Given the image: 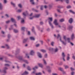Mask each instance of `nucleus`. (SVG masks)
<instances>
[{
  "label": "nucleus",
  "mask_w": 75,
  "mask_h": 75,
  "mask_svg": "<svg viewBox=\"0 0 75 75\" xmlns=\"http://www.w3.org/2000/svg\"><path fill=\"white\" fill-rule=\"evenodd\" d=\"M59 37H60V41L61 42H62V44H63V45H66V44H67V43H66V42H64V41L62 40H61V36H60V35L59 34H58L57 35V38H59Z\"/></svg>",
  "instance_id": "1"
},
{
  "label": "nucleus",
  "mask_w": 75,
  "mask_h": 75,
  "mask_svg": "<svg viewBox=\"0 0 75 75\" xmlns=\"http://www.w3.org/2000/svg\"><path fill=\"white\" fill-rule=\"evenodd\" d=\"M53 23L55 25H58L57 26V27H59V28H61V26L58 25V23H57V20L56 19H55Z\"/></svg>",
  "instance_id": "2"
},
{
  "label": "nucleus",
  "mask_w": 75,
  "mask_h": 75,
  "mask_svg": "<svg viewBox=\"0 0 75 75\" xmlns=\"http://www.w3.org/2000/svg\"><path fill=\"white\" fill-rule=\"evenodd\" d=\"M19 59L20 60V61H23L24 62H25L26 63V64H28V61L27 60H24L23 58V57H19Z\"/></svg>",
  "instance_id": "3"
},
{
  "label": "nucleus",
  "mask_w": 75,
  "mask_h": 75,
  "mask_svg": "<svg viewBox=\"0 0 75 75\" xmlns=\"http://www.w3.org/2000/svg\"><path fill=\"white\" fill-rule=\"evenodd\" d=\"M63 39L65 41H67V40L68 42H71V41H70V38H66V36H64L63 37Z\"/></svg>",
  "instance_id": "4"
},
{
  "label": "nucleus",
  "mask_w": 75,
  "mask_h": 75,
  "mask_svg": "<svg viewBox=\"0 0 75 75\" xmlns=\"http://www.w3.org/2000/svg\"><path fill=\"white\" fill-rule=\"evenodd\" d=\"M8 69V68L7 67H5L4 68L3 70V72L4 73V74H6V73H7V72L6 71Z\"/></svg>",
  "instance_id": "5"
},
{
  "label": "nucleus",
  "mask_w": 75,
  "mask_h": 75,
  "mask_svg": "<svg viewBox=\"0 0 75 75\" xmlns=\"http://www.w3.org/2000/svg\"><path fill=\"white\" fill-rule=\"evenodd\" d=\"M49 50L51 52L52 54H53V52L54 51V49L52 48L51 47H50L49 48Z\"/></svg>",
  "instance_id": "6"
},
{
  "label": "nucleus",
  "mask_w": 75,
  "mask_h": 75,
  "mask_svg": "<svg viewBox=\"0 0 75 75\" xmlns=\"http://www.w3.org/2000/svg\"><path fill=\"white\" fill-rule=\"evenodd\" d=\"M47 20H49V24H50V23H51V22L52 21V18H48Z\"/></svg>",
  "instance_id": "7"
},
{
  "label": "nucleus",
  "mask_w": 75,
  "mask_h": 75,
  "mask_svg": "<svg viewBox=\"0 0 75 75\" xmlns=\"http://www.w3.org/2000/svg\"><path fill=\"white\" fill-rule=\"evenodd\" d=\"M28 13H27V11H26V12H23V15L24 16L23 17L24 18H25L27 15H28Z\"/></svg>",
  "instance_id": "8"
},
{
  "label": "nucleus",
  "mask_w": 75,
  "mask_h": 75,
  "mask_svg": "<svg viewBox=\"0 0 75 75\" xmlns=\"http://www.w3.org/2000/svg\"><path fill=\"white\" fill-rule=\"evenodd\" d=\"M69 22L70 24H72L73 23V19L72 18H70L69 20Z\"/></svg>",
  "instance_id": "9"
},
{
  "label": "nucleus",
  "mask_w": 75,
  "mask_h": 75,
  "mask_svg": "<svg viewBox=\"0 0 75 75\" xmlns=\"http://www.w3.org/2000/svg\"><path fill=\"white\" fill-rule=\"evenodd\" d=\"M72 28H73V26L72 25H69L68 28V30H72Z\"/></svg>",
  "instance_id": "10"
},
{
  "label": "nucleus",
  "mask_w": 75,
  "mask_h": 75,
  "mask_svg": "<svg viewBox=\"0 0 75 75\" xmlns=\"http://www.w3.org/2000/svg\"><path fill=\"white\" fill-rule=\"evenodd\" d=\"M34 54H35V52L34 51V50H31L30 51V54L31 55H34Z\"/></svg>",
  "instance_id": "11"
},
{
  "label": "nucleus",
  "mask_w": 75,
  "mask_h": 75,
  "mask_svg": "<svg viewBox=\"0 0 75 75\" xmlns=\"http://www.w3.org/2000/svg\"><path fill=\"white\" fill-rule=\"evenodd\" d=\"M32 31L33 33L35 35L36 34V33L35 32V30H34V27H33L32 28Z\"/></svg>",
  "instance_id": "12"
},
{
  "label": "nucleus",
  "mask_w": 75,
  "mask_h": 75,
  "mask_svg": "<svg viewBox=\"0 0 75 75\" xmlns=\"http://www.w3.org/2000/svg\"><path fill=\"white\" fill-rule=\"evenodd\" d=\"M75 38V35L74 33H73L71 36V38L72 40H73Z\"/></svg>",
  "instance_id": "13"
},
{
  "label": "nucleus",
  "mask_w": 75,
  "mask_h": 75,
  "mask_svg": "<svg viewBox=\"0 0 75 75\" xmlns=\"http://www.w3.org/2000/svg\"><path fill=\"white\" fill-rule=\"evenodd\" d=\"M11 20L12 22L14 23H16V20L13 18H11Z\"/></svg>",
  "instance_id": "14"
},
{
  "label": "nucleus",
  "mask_w": 75,
  "mask_h": 75,
  "mask_svg": "<svg viewBox=\"0 0 75 75\" xmlns=\"http://www.w3.org/2000/svg\"><path fill=\"white\" fill-rule=\"evenodd\" d=\"M37 53L39 58H42V56L41 55V53H40L39 52H38Z\"/></svg>",
  "instance_id": "15"
},
{
  "label": "nucleus",
  "mask_w": 75,
  "mask_h": 75,
  "mask_svg": "<svg viewBox=\"0 0 75 75\" xmlns=\"http://www.w3.org/2000/svg\"><path fill=\"white\" fill-rule=\"evenodd\" d=\"M38 65L40 67H41V68H43V67H44V66L43 65V64L41 63H38Z\"/></svg>",
  "instance_id": "16"
},
{
  "label": "nucleus",
  "mask_w": 75,
  "mask_h": 75,
  "mask_svg": "<svg viewBox=\"0 0 75 75\" xmlns=\"http://www.w3.org/2000/svg\"><path fill=\"white\" fill-rule=\"evenodd\" d=\"M28 40V38H27L26 39H24L23 40V43H25L27 42V41Z\"/></svg>",
  "instance_id": "17"
},
{
  "label": "nucleus",
  "mask_w": 75,
  "mask_h": 75,
  "mask_svg": "<svg viewBox=\"0 0 75 75\" xmlns=\"http://www.w3.org/2000/svg\"><path fill=\"white\" fill-rule=\"evenodd\" d=\"M3 6L2 4L1 3H0V10H3Z\"/></svg>",
  "instance_id": "18"
},
{
  "label": "nucleus",
  "mask_w": 75,
  "mask_h": 75,
  "mask_svg": "<svg viewBox=\"0 0 75 75\" xmlns=\"http://www.w3.org/2000/svg\"><path fill=\"white\" fill-rule=\"evenodd\" d=\"M20 52V49H18L16 51V53L15 54V55H17V54H18V53H19Z\"/></svg>",
  "instance_id": "19"
},
{
  "label": "nucleus",
  "mask_w": 75,
  "mask_h": 75,
  "mask_svg": "<svg viewBox=\"0 0 75 75\" xmlns=\"http://www.w3.org/2000/svg\"><path fill=\"white\" fill-rule=\"evenodd\" d=\"M30 38V40H32V41H34L35 40V38L33 37H31Z\"/></svg>",
  "instance_id": "20"
},
{
  "label": "nucleus",
  "mask_w": 75,
  "mask_h": 75,
  "mask_svg": "<svg viewBox=\"0 0 75 75\" xmlns=\"http://www.w3.org/2000/svg\"><path fill=\"white\" fill-rule=\"evenodd\" d=\"M28 74V73L27 71H25L23 73L22 75H27Z\"/></svg>",
  "instance_id": "21"
},
{
  "label": "nucleus",
  "mask_w": 75,
  "mask_h": 75,
  "mask_svg": "<svg viewBox=\"0 0 75 75\" xmlns=\"http://www.w3.org/2000/svg\"><path fill=\"white\" fill-rule=\"evenodd\" d=\"M65 21V20L63 18L59 20V22L62 23V22H64Z\"/></svg>",
  "instance_id": "22"
},
{
  "label": "nucleus",
  "mask_w": 75,
  "mask_h": 75,
  "mask_svg": "<svg viewBox=\"0 0 75 75\" xmlns=\"http://www.w3.org/2000/svg\"><path fill=\"white\" fill-rule=\"evenodd\" d=\"M62 56L63 58H65V54H64V52H62Z\"/></svg>",
  "instance_id": "23"
},
{
  "label": "nucleus",
  "mask_w": 75,
  "mask_h": 75,
  "mask_svg": "<svg viewBox=\"0 0 75 75\" xmlns=\"http://www.w3.org/2000/svg\"><path fill=\"white\" fill-rule=\"evenodd\" d=\"M64 67H65V69H68L69 68V67L68 65H64Z\"/></svg>",
  "instance_id": "24"
},
{
  "label": "nucleus",
  "mask_w": 75,
  "mask_h": 75,
  "mask_svg": "<svg viewBox=\"0 0 75 75\" xmlns=\"http://www.w3.org/2000/svg\"><path fill=\"white\" fill-rule=\"evenodd\" d=\"M40 16V15L38 14V15H36L35 16H34V17H36V18H38Z\"/></svg>",
  "instance_id": "25"
},
{
  "label": "nucleus",
  "mask_w": 75,
  "mask_h": 75,
  "mask_svg": "<svg viewBox=\"0 0 75 75\" xmlns=\"http://www.w3.org/2000/svg\"><path fill=\"white\" fill-rule=\"evenodd\" d=\"M13 31L15 33H17L18 32V30L15 29H13Z\"/></svg>",
  "instance_id": "26"
},
{
  "label": "nucleus",
  "mask_w": 75,
  "mask_h": 75,
  "mask_svg": "<svg viewBox=\"0 0 75 75\" xmlns=\"http://www.w3.org/2000/svg\"><path fill=\"white\" fill-rule=\"evenodd\" d=\"M42 52L45 53V52H46V50H43V49H41L40 50Z\"/></svg>",
  "instance_id": "27"
},
{
  "label": "nucleus",
  "mask_w": 75,
  "mask_h": 75,
  "mask_svg": "<svg viewBox=\"0 0 75 75\" xmlns=\"http://www.w3.org/2000/svg\"><path fill=\"white\" fill-rule=\"evenodd\" d=\"M25 27H22L21 28V30L22 31H24L25 30Z\"/></svg>",
  "instance_id": "28"
},
{
  "label": "nucleus",
  "mask_w": 75,
  "mask_h": 75,
  "mask_svg": "<svg viewBox=\"0 0 75 75\" xmlns=\"http://www.w3.org/2000/svg\"><path fill=\"white\" fill-rule=\"evenodd\" d=\"M43 60L44 63L45 64V65H47V62H46L45 60L44 59H43Z\"/></svg>",
  "instance_id": "29"
},
{
  "label": "nucleus",
  "mask_w": 75,
  "mask_h": 75,
  "mask_svg": "<svg viewBox=\"0 0 75 75\" xmlns=\"http://www.w3.org/2000/svg\"><path fill=\"white\" fill-rule=\"evenodd\" d=\"M54 52H58V48H56L54 49Z\"/></svg>",
  "instance_id": "30"
},
{
  "label": "nucleus",
  "mask_w": 75,
  "mask_h": 75,
  "mask_svg": "<svg viewBox=\"0 0 75 75\" xmlns=\"http://www.w3.org/2000/svg\"><path fill=\"white\" fill-rule=\"evenodd\" d=\"M27 69L28 71H31V67L30 66H28Z\"/></svg>",
  "instance_id": "31"
},
{
  "label": "nucleus",
  "mask_w": 75,
  "mask_h": 75,
  "mask_svg": "<svg viewBox=\"0 0 75 75\" xmlns=\"http://www.w3.org/2000/svg\"><path fill=\"white\" fill-rule=\"evenodd\" d=\"M13 25H11V28H9V30L11 31V30H13Z\"/></svg>",
  "instance_id": "32"
},
{
  "label": "nucleus",
  "mask_w": 75,
  "mask_h": 75,
  "mask_svg": "<svg viewBox=\"0 0 75 75\" xmlns=\"http://www.w3.org/2000/svg\"><path fill=\"white\" fill-rule=\"evenodd\" d=\"M11 4L12 5V6H13V7H16V4H15L13 3V2H11Z\"/></svg>",
  "instance_id": "33"
},
{
  "label": "nucleus",
  "mask_w": 75,
  "mask_h": 75,
  "mask_svg": "<svg viewBox=\"0 0 75 75\" xmlns=\"http://www.w3.org/2000/svg\"><path fill=\"white\" fill-rule=\"evenodd\" d=\"M59 70H60L61 71H62V72H63V71H64V70L63 69V68L61 67H59Z\"/></svg>",
  "instance_id": "34"
},
{
  "label": "nucleus",
  "mask_w": 75,
  "mask_h": 75,
  "mask_svg": "<svg viewBox=\"0 0 75 75\" xmlns=\"http://www.w3.org/2000/svg\"><path fill=\"white\" fill-rule=\"evenodd\" d=\"M11 37V35H10V34H8V39H10Z\"/></svg>",
  "instance_id": "35"
},
{
  "label": "nucleus",
  "mask_w": 75,
  "mask_h": 75,
  "mask_svg": "<svg viewBox=\"0 0 75 75\" xmlns=\"http://www.w3.org/2000/svg\"><path fill=\"white\" fill-rule=\"evenodd\" d=\"M30 2L32 3V4H34V0H30Z\"/></svg>",
  "instance_id": "36"
},
{
  "label": "nucleus",
  "mask_w": 75,
  "mask_h": 75,
  "mask_svg": "<svg viewBox=\"0 0 75 75\" xmlns=\"http://www.w3.org/2000/svg\"><path fill=\"white\" fill-rule=\"evenodd\" d=\"M36 75H42V73H41L40 72L36 74Z\"/></svg>",
  "instance_id": "37"
},
{
  "label": "nucleus",
  "mask_w": 75,
  "mask_h": 75,
  "mask_svg": "<svg viewBox=\"0 0 75 75\" xmlns=\"http://www.w3.org/2000/svg\"><path fill=\"white\" fill-rule=\"evenodd\" d=\"M49 24L50 25V26H51V28H54V26H53V25H52V24L51 23H49Z\"/></svg>",
  "instance_id": "38"
},
{
  "label": "nucleus",
  "mask_w": 75,
  "mask_h": 75,
  "mask_svg": "<svg viewBox=\"0 0 75 75\" xmlns=\"http://www.w3.org/2000/svg\"><path fill=\"white\" fill-rule=\"evenodd\" d=\"M69 11H70V13H71L73 14H75V12H74L72 11V10H69Z\"/></svg>",
  "instance_id": "39"
},
{
  "label": "nucleus",
  "mask_w": 75,
  "mask_h": 75,
  "mask_svg": "<svg viewBox=\"0 0 75 75\" xmlns=\"http://www.w3.org/2000/svg\"><path fill=\"white\" fill-rule=\"evenodd\" d=\"M32 10L34 11H35L36 12H38V11L36 9H35L34 8H33L32 9Z\"/></svg>",
  "instance_id": "40"
},
{
  "label": "nucleus",
  "mask_w": 75,
  "mask_h": 75,
  "mask_svg": "<svg viewBox=\"0 0 75 75\" xmlns=\"http://www.w3.org/2000/svg\"><path fill=\"white\" fill-rule=\"evenodd\" d=\"M22 11V10H18L17 11V12H18V13H21Z\"/></svg>",
  "instance_id": "41"
},
{
  "label": "nucleus",
  "mask_w": 75,
  "mask_h": 75,
  "mask_svg": "<svg viewBox=\"0 0 75 75\" xmlns=\"http://www.w3.org/2000/svg\"><path fill=\"white\" fill-rule=\"evenodd\" d=\"M71 7V6L70 5L68 6L67 7V8H70Z\"/></svg>",
  "instance_id": "42"
},
{
  "label": "nucleus",
  "mask_w": 75,
  "mask_h": 75,
  "mask_svg": "<svg viewBox=\"0 0 75 75\" xmlns=\"http://www.w3.org/2000/svg\"><path fill=\"white\" fill-rule=\"evenodd\" d=\"M5 45L6 47H7L8 49H9V48H10V47H9V46H8V45L6 44Z\"/></svg>",
  "instance_id": "43"
},
{
  "label": "nucleus",
  "mask_w": 75,
  "mask_h": 75,
  "mask_svg": "<svg viewBox=\"0 0 75 75\" xmlns=\"http://www.w3.org/2000/svg\"><path fill=\"white\" fill-rule=\"evenodd\" d=\"M57 10L58 11V13H61V11H60V9H57Z\"/></svg>",
  "instance_id": "44"
},
{
  "label": "nucleus",
  "mask_w": 75,
  "mask_h": 75,
  "mask_svg": "<svg viewBox=\"0 0 75 75\" xmlns=\"http://www.w3.org/2000/svg\"><path fill=\"white\" fill-rule=\"evenodd\" d=\"M5 66H6V67H9L10 66V65L8 64H5Z\"/></svg>",
  "instance_id": "45"
},
{
  "label": "nucleus",
  "mask_w": 75,
  "mask_h": 75,
  "mask_svg": "<svg viewBox=\"0 0 75 75\" xmlns=\"http://www.w3.org/2000/svg\"><path fill=\"white\" fill-rule=\"evenodd\" d=\"M43 6H40L41 10H43Z\"/></svg>",
  "instance_id": "46"
},
{
  "label": "nucleus",
  "mask_w": 75,
  "mask_h": 75,
  "mask_svg": "<svg viewBox=\"0 0 75 75\" xmlns=\"http://www.w3.org/2000/svg\"><path fill=\"white\" fill-rule=\"evenodd\" d=\"M67 4L69 3V0H65Z\"/></svg>",
  "instance_id": "47"
},
{
  "label": "nucleus",
  "mask_w": 75,
  "mask_h": 75,
  "mask_svg": "<svg viewBox=\"0 0 75 75\" xmlns=\"http://www.w3.org/2000/svg\"><path fill=\"white\" fill-rule=\"evenodd\" d=\"M7 0H4V3L5 4L7 3Z\"/></svg>",
  "instance_id": "48"
},
{
  "label": "nucleus",
  "mask_w": 75,
  "mask_h": 75,
  "mask_svg": "<svg viewBox=\"0 0 75 75\" xmlns=\"http://www.w3.org/2000/svg\"><path fill=\"white\" fill-rule=\"evenodd\" d=\"M18 6L19 7H20V8H21L22 7L21 5V4H19L18 5Z\"/></svg>",
  "instance_id": "49"
},
{
  "label": "nucleus",
  "mask_w": 75,
  "mask_h": 75,
  "mask_svg": "<svg viewBox=\"0 0 75 75\" xmlns=\"http://www.w3.org/2000/svg\"><path fill=\"white\" fill-rule=\"evenodd\" d=\"M54 42H51V45H52V46H54Z\"/></svg>",
  "instance_id": "50"
},
{
  "label": "nucleus",
  "mask_w": 75,
  "mask_h": 75,
  "mask_svg": "<svg viewBox=\"0 0 75 75\" xmlns=\"http://www.w3.org/2000/svg\"><path fill=\"white\" fill-rule=\"evenodd\" d=\"M40 24L41 25H42L44 23H43V22L41 21L40 22Z\"/></svg>",
  "instance_id": "51"
},
{
  "label": "nucleus",
  "mask_w": 75,
  "mask_h": 75,
  "mask_svg": "<svg viewBox=\"0 0 75 75\" xmlns=\"http://www.w3.org/2000/svg\"><path fill=\"white\" fill-rule=\"evenodd\" d=\"M69 56H68L67 58V61H69Z\"/></svg>",
  "instance_id": "52"
},
{
  "label": "nucleus",
  "mask_w": 75,
  "mask_h": 75,
  "mask_svg": "<svg viewBox=\"0 0 75 75\" xmlns=\"http://www.w3.org/2000/svg\"><path fill=\"white\" fill-rule=\"evenodd\" d=\"M44 57L45 58H47V54H46L44 55Z\"/></svg>",
  "instance_id": "53"
},
{
  "label": "nucleus",
  "mask_w": 75,
  "mask_h": 75,
  "mask_svg": "<svg viewBox=\"0 0 75 75\" xmlns=\"http://www.w3.org/2000/svg\"><path fill=\"white\" fill-rule=\"evenodd\" d=\"M70 69H71V70L72 71H74V69L72 67H71L70 68Z\"/></svg>",
  "instance_id": "54"
},
{
  "label": "nucleus",
  "mask_w": 75,
  "mask_h": 75,
  "mask_svg": "<svg viewBox=\"0 0 75 75\" xmlns=\"http://www.w3.org/2000/svg\"><path fill=\"white\" fill-rule=\"evenodd\" d=\"M8 55H9L10 57H13V56L10 54H8Z\"/></svg>",
  "instance_id": "55"
},
{
  "label": "nucleus",
  "mask_w": 75,
  "mask_h": 75,
  "mask_svg": "<svg viewBox=\"0 0 75 75\" xmlns=\"http://www.w3.org/2000/svg\"><path fill=\"white\" fill-rule=\"evenodd\" d=\"M5 16H6V17H8H8H9V16L7 14H6L5 15Z\"/></svg>",
  "instance_id": "56"
},
{
  "label": "nucleus",
  "mask_w": 75,
  "mask_h": 75,
  "mask_svg": "<svg viewBox=\"0 0 75 75\" xmlns=\"http://www.w3.org/2000/svg\"><path fill=\"white\" fill-rule=\"evenodd\" d=\"M18 20H20V18H21V17L20 16H18Z\"/></svg>",
  "instance_id": "57"
},
{
  "label": "nucleus",
  "mask_w": 75,
  "mask_h": 75,
  "mask_svg": "<svg viewBox=\"0 0 75 75\" xmlns=\"http://www.w3.org/2000/svg\"><path fill=\"white\" fill-rule=\"evenodd\" d=\"M9 23H10V21H8L6 22V24H8Z\"/></svg>",
  "instance_id": "58"
},
{
  "label": "nucleus",
  "mask_w": 75,
  "mask_h": 75,
  "mask_svg": "<svg viewBox=\"0 0 75 75\" xmlns=\"http://www.w3.org/2000/svg\"><path fill=\"white\" fill-rule=\"evenodd\" d=\"M52 75H58L57 74L53 73L52 74Z\"/></svg>",
  "instance_id": "59"
},
{
  "label": "nucleus",
  "mask_w": 75,
  "mask_h": 75,
  "mask_svg": "<svg viewBox=\"0 0 75 75\" xmlns=\"http://www.w3.org/2000/svg\"><path fill=\"white\" fill-rule=\"evenodd\" d=\"M74 74H75V72H72L71 73V75H74Z\"/></svg>",
  "instance_id": "60"
},
{
  "label": "nucleus",
  "mask_w": 75,
  "mask_h": 75,
  "mask_svg": "<svg viewBox=\"0 0 75 75\" xmlns=\"http://www.w3.org/2000/svg\"><path fill=\"white\" fill-rule=\"evenodd\" d=\"M28 35H30V32L28 31Z\"/></svg>",
  "instance_id": "61"
},
{
  "label": "nucleus",
  "mask_w": 75,
  "mask_h": 75,
  "mask_svg": "<svg viewBox=\"0 0 75 75\" xmlns=\"http://www.w3.org/2000/svg\"><path fill=\"white\" fill-rule=\"evenodd\" d=\"M45 12L46 13V14H47V15H48V11L47 10H46L45 11Z\"/></svg>",
  "instance_id": "62"
},
{
  "label": "nucleus",
  "mask_w": 75,
  "mask_h": 75,
  "mask_svg": "<svg viewBox=\"0 0 75 75\" xmlns=\"http://www.w3.org/2000/svg\"><path fill=\"white\" fill-rule=\"evenodd\" d=\"M46 68H47V69H50V66H47Z\"/></svg>",
  "instance_id": "63"
},
{
  "label": "nucleus",
  "mask_w": 75,
  "mask_h": 75,
  "mask_svg": "<svg viewBox=\"0 0 75 75\" xmlns=\"http://www.w3.org/2000/svg\"><path fill=\"white\" fill-rule=\"evenodd\" d=\"M72 58L74 59L75 60V57L74 56H73Z\"/></svg>",
  "instance_id": "64"
}]
</instances>
